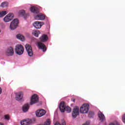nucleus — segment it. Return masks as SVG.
<instances>
[{
	"label": "nucleus",
	"mask_w": 125,
	"mask_h": 125,
	"mask_svg": "<svg viewBox=\"0 0 125 125\" xmlns=\"http://www.w3.org/2000/svg\"><path fill=\"white\" fill-rule=\"evenodd\" d=\"M15 51L18 55H22L24 53V47L21 44H18L15 47Z\"/></svg>",
	"instance_id": "f257e3e1"
},
{
	"label": "nucleus",
	"mask_w": 125,
	"mask_h": 125,
	"mask_svg": "<svg viewBox=\"0 0 125 125\" xmlns=\"http://www.w3.org/2000/svg\"><path fill=\"white\" fill-rule=\"evenodd\" d=\"M89 110V104H84L80 108V112L82 114H87Z\"/></svg>",
	"instance_id": "f03ea898"
},
{
	"label": "nucleus",
	"mask_w": 125,
	"mask_h": 125,
	"mask_svg": "<svg viewBox=\"0 0 125 125\" xmlns=\"http://www.w3.org/2000/svg\"><path fill=\"white\" fill-rule=\"evenodd\" d=\"M19 21L18 19H14L11 22L10 25V28L11 30H15L16 28H17V26H18V23Z\"/></svg>",
	"instance_id": "7ed1b4c3"
},
{
	"label": "nucleus",
	"mask_w": 125,
	"mask_h": 125,
	"mask_svg": "<svg viewBox=\"0 0 125 125\" xmlns=\"http://www.w3.org/2000/svg\"><path fill=\"white\" fill-rule=\"evenodd\" d=\"M25 49L28 54V55L31 57L33 56V50L32 49V46L29 44H26L25 46Z\"/></svg>",
	"instance_id": "20e7f679"
},
{
	"label": "nucleus",
	"mask_w": 125,
	"mask_h": 125,
	"mask_svg": "<svg viewBox=\"0 0 125 125\" xmlns=\"http://www.w3.org/2000/svg\"><path fill=\"white\" fill-rule=\"evenodd\" d=\"M39 102V96L37 94L33 95L31 98L30 105L36 104Z\"/></svg>",
	"instance_id": "39448f33"
},
{
	"label": "nucleus",
	"mask_w": 125,
	"mask_h": 125,
	"mask_svg": "<svg viewBox=\"0 0 125 125\" xmlns=\"http://www.w3.org/2000/svg\"><path fill=\"white\" fill-rule=\"evenodd\" d=\"M46 112L45 110L42 109H40L39 110H37L36 112V115L37 117H42V116H44L45 115Z\"/></svg>",
	"instance_id": "423d86ee"
},
{
	"label": "nucleus",
	"mask_w": 125,
	"mask_h": 125,
	"mask_svg": "<svg viewBox=\"0 0 125 125\" xmlns=\"http://www.w3.org/2000/svg\"><path fill=\"white\" fill-rule=\"evenodd\" d=\"M33 123V120L30 119H24L21 122V125H30Z\"/></svg>",
	"instance_id": "0eeeda50"
},
{
	"label": "nucleus",
	"mask_w": 125,
	"mask_h": 125,
	"mask_svg": "<svg viewBox=\"0 0 125 125\" xmlns=\"http://www.w3.org/2000/svg\"><path fill=\"white\" fill-rule=\"evenodd\" d=\"M14 17L13 14H9L4 18V22H10L13 19Z\"/></svg>",
	"instance_id": "6e6552de"
},
{
	"label": "nucleus",
	"mask_w": 125,
	"mask_h": 125,
	"mask_svg": "<svg viewBox=\"0 0 125 125\" xmlns=\"http://www.w3.org/2000/svg\"><path fill=\"white\" fill-rule=\"evenodd\" d=\"M42 25H43V22H40L39 21H35L33 23V26L36 28V29H41Z\"/></svg>",
	"instance_id": "1a4fd4ad"
},
{
	"label": "nucleus",
	"mask_w": 125,
	"mask_h": 125,
	"mask_svg": "<svg viewBox=\"0 0 125 125\" xmlns=\"http://www.w3.org/2000/svg\"><path fill=\"white\" fill-rule=\"evenodd\" d=\"M23 92H19L16 93V100L17 101H20V100H22V98H23Z\"/></svg>",
	"instance_id": "9d476101"
},
{
	"label": "nucleus",
	"mask_w": 125,
	"mask_h": 125,
	"mask_svg": "<svg viewBox=\"0 0 125 125\" xmlns=\"http://www.w3.org/2000/svg\"><path fill=\"white\" fill-rule=\"evenodd\" d=\"M6 53L8 56H12V55L14 54V51H13V48H12V47H9L6 51Z\"/></svg>",
	"instance_id": "9b49d317"
},
{
	"label": "nucleus",
	"mask_w": 125,
	"mask_h": 125,
	"mask_svg": "<svg viewBox=\"0 0 125 125\" xmlns=\"http://www.w3.org/2000/svg\"><path fill=\"white\" fill-rule=\"evenodd\" d=\"M72 115L73 118H77V116L79 115V107L78 106H75L74 108Z\"/></svg>",
	"instance_id": "f8f14e48"
},
{
	"label": "nucleus",
	"mask_w": 125,
	"mask_h": 125,
	"mask_svg": "<svg viewBox=\"0 0 125 125\" xmlns=\"http://www.w3.org/2000/svg\"><path fill=\"white\" fill-rule=\"evenodd\" d=\"M38 46L40 49H42V50L44 52L46 51V47H45V45L42 43V42H38Z\"/></svg>",
	"instance_id": "ddd939ff"
},
{
	"label": "nucleus",
	"mask_w": 125,
	"mask_h": 125,
	"mask_svg": "<svg viewBox=\"0 0 125 125\" xmlns=\"http://www.w3.org/2000/svg\"><path fill=\"white\" fill-rule=\"evenodd\" d=\"M66 105H65V103L64 102H62L60 104L59 108L61 112L62 113H64L65 112V109H66Z\"/></svg>",
	"instance_id": "4468645a"
},
{
	"label": "nucleus",
	"mask_w": 125,
	"mask_h": 125,
	"mask_svg": "<svg viewBox=\"0 0 125 125\" xmlns=\"http://www.w3.org/2000/svg\"><path fill=\"white\" fill-rule=\"evenodd\" d=\"M36 20H44L45 16L42 14H39L35 17Z\"/></svg>",
	"instance_id": "2eb2a0df"
},
{
	"label": "nucleus",
	"mask_w": 125,
	"mask_h": 125,
	"mask_svg": "<svg viewBox=\"0 0 125 125\" xmlns=\"http://www.w3.org/2000/svg\"><path fill=\"white\" fill-rule=\"evenodd\" d=\"M47 40H48V37H47V35L45 34H43L40 38V41L42 42H47Z\"/></svg>",
	"instance_id": "dca6fc26"
},
{
	"label": "nucleus",
	"mask_w": 125,
	"mask_h": 125,
	"mask_svg": "<svg viewBox=\"0 0 125 125\" xmlns=\"http://www.w3.org/2000/svg\"><path fill=\"white\" fill-rule=\"evenodd\" d=\"M98 115L101 122H104V121H105V116H104V114L102 113V112H101V111H99L98 113Z\"/></svg>",
	"instance_id": "f3484780"
},
{
	"label": "nucleus",
	"mask_w": 125,
	"mask_h": 125,
	"mask_svg": "<svg viewBox=\"0 0 125 125\" xmlns=\"http://www.w3.org/2000/svg\"><path fill=\"white\" fill-rule=\"evenodd\" d=\"M30 108V105L29 104H26L23 105L22 106V111L24 112H28V110Z\"/></svg>",
	"instance_id": "a211bd4d"
},
{
	"label": "nucleus",
	"mask_w": 125,
	"mask_h": 125,
	"mask_svg": "<svg viewBox=\"0 0 125 125\" xmlns=\"http://www.w3.org/2000/svg\"><path fill=\"white\" fill-rule=\"evenodd\" d=\"M30 11L33 13H39L40 12L39 9L36 7H31L30 8Z\"/></svg>",
	"instance_id": "6ab92c4d"
},
{
	"label": "nucleus",
	"mask_w": 125,
	"mask_h": 125,
	"mask_svg": "<svg viewBox=\"0 0 125 125\" xmlns=\"http://www.w3.org/2000/svg\"><path fill=\"white\" fill-rule=\"evenodd\" d=\"M17 38L18 39V40H20V41H21V42H24V41H25V37H24V36L20 34L17 35Z\"/></svg>",
	"instance_id": "aec40b11"
},
{
	"label": "nucleus",
	"mask_w": 125,
	"mask_h": 125,
	"mask_svg": "<svg viewBox=\"0 0 125 125\" xmlns=\"http://www.w3.org/2000/svg\"><path fill=\"white\" fill-rule=\"evenodd\" d=\"M41 34V32H40V31L39 30H33L32 31V35L35 36V37H36L38 38L39 37V35Z\"/></svg>",
	"instance_id": "412c9836"
},
{
	"label": "nucleus",
	"mask_w": 125,
	"mask_h": 125,
	"mask_svg": "<svg viewBox=\"0 0 125 125\" xmlns=\"http://www.w3.org/2000/svg\"><path fill=\"white\" fill-rule=\"evenodd\" d=\"M20 16H24V18H26V14L25 13V10H22L19 12Z\"/></svg>",
	"instance_id": "4be33fe9"
},
{
	"label": "nucleus",
	"mask_w": 125,
	"mask_h": 125,
	"mask_svg": "<svg viewBox=\"0 0 125 125\" xmlns=\"http://www.w3.org/2000/svg\"><path fill=\"white\" fill-rule=\"evenodd\" d=\"M8 6V2H3L1 4V7H6Z\"/></svg>",
	"instance_id": "5701e85b"
},
{
	"label": "nucleus",
	"mask_w": 125,
	"mask_h": 125,
	"mask_svg": "<svg viewBox=\"0 0 125 125\" xmlns=\"http://www.w3.org/2000/svg\"><path fill=\"white\" fill-rule=\"evenodd\" d=\"M7 12L5 11H2L1 12H0V17H3L5 15H6Z\"/></svg>",
	"instance_id": "b1692460"
},
{
	"label": "nucleus",
	"mask_w": 125,
	"mask_h": 125,
	"mask_svg": "<svg viewBox=\"0 0 125 125\" xmlns=\"http://www.w3.org/2000/svg\"><path fill=\"white\" fill-rule=\"evenodd\" d=\"M64 111H66L67 112V113H71V107H70L69 106H66L65 107V109H64Z\"/></svg>",
	"instance_id": "393cba45"
},
{
	"label": "nucleus",
	"mask_w": 125,
	"mask_h": 125,
	"mask_svg": "<svg viewBox=\"0 0 125 125\" xmlns=\"http://www.w3.org/2000/svg\"><path fill=\"white\" fill-rule=\"evenodd\" d=\"M50 120L48 119L45 122H44L43 125H50Z\"/></svg>",
	"instance_id": "a878e982"
},
{
	"label": "nucleus",
	"mask_w": 125,
	"mask_h": 125,
	"mask_svg": "<svg viewBox=\"0 0 125 125\" xmlns=\"http://www.w3.org/2000/svg\"><path fill=\"white\" fill-rule=\"evenodd\" d=\"M4 119L5 120H6V121H9V115H5Z\"/></svg>",
	"instance_id": "bb28decb"
},
{
	"label": "nucleus",
	"mask_w": 125,
	"mask_h": 125,
	"mask_svg": "<svg viewBox=\"0 0 125 125\" xmlns=\"http://www.w3.org/2000/svg\"><path fill=\"white\" fill-rule=\"evenodd\" d=\"M122 121L124 124H125V114L122 116Z\"/></svg>",
	"instance_id": "cd10ccee"
},
{
	"label": "nucleus",
	"mask_w": 125,
	"mask_h": 125,
	"mask_svg": "<svg viewBox=\"0 0 125 125\" xmlns=\"http://www.w3.org/2000/svg\"><path fill=\"white\" fill-rule=\"evenodd\" d=\"M90 115H94V113L93 112L91 111L89 112V116H90Z\"/></svg>",
	"instance_id": "c85d7f7f"
},
{
	"label": "nucleus",
	"mask_w": 125,
	"mask_h": 125,
	"mask_svg": "<svg viewBox=\"0 0 125 125\" xmlns=\"http://www.w3.org/2000/svg\"><path fill=\"white\" fill-rule=\"evenodd\" d=\"M55 125H60V123L57 122L55 124Z\"/></svg>",
	"instance_id": "c756f323"
},
{
	"label": "nucleus",
	"mask_w": 125,
	"mask_h": 125,
	"mask_svg": "<svg viewBox=\"0 0 125 125\" xmlns=\"http://www.w3.org/2000/svg\"><path fill=\"white\" fill-rule=\"evenodd\" d=\"M75 100H76L75 99H74V98H72L71 99V101H72L73 102H75Z\"/></svg>",
	"instance_id": "7c9ffc66"
},
{
	"label": "nucleus",
	"mask_w": 125,
	"mask_h": 125,
	"mask_svg": "<svg viewBox=\"0 0 125 125\" xmlns=\"http://www.w3.org/2000/svg\"><path fill=\"white\" fill-rule=\"evenodd\" d=\"M62 125H66V123H65V122H63L62 123Z\"/></svg>",
	"instance_id": "2f4dec72"
},
{
	"label": "nucleus",
	"mask_w": 125,
	"mask_h": 125,
	"mask_svg": "<svg viewBox=\"0 0 125 125\" xmlns=\"http://www.w3.org/2000/svg\"><path fill=\"white\" fill-rule=\"evenodd\" d=\"M109 125H116V124L115 123H110Z\"/></svg>",
	"instance_id": "473e14b6"
},
{
	"label": "nucleus",
	"mask_w": 125,
	"mask_h": 125,
	"mask_svg": "<svg viewBox=\"0 0 125 125\" xmlns=\"http://www.w3.org/2000/svg\"><path fill=\"white\" fill-rule=\"evenodd\" d=\"M2 90H1V88L0 87V94H1Z\"/></svg>",
	"instance_id": "72a5a7b5"
},
{
	"label": "nucleus",
	"mask_w": 125,
	"mask_h": 125,
	"mask_svg": "<svg viewBox=\"0 0 125 125\" xmlns=\"http://www.w3.org/2000/svg\"><path fill=\"white\" fill-rule=\"evenodd\" d=\"M0 125H4V124H3V123H0Z\"/></svg>",
	"instance_id": "f704fd0d"
}]
</instances>
